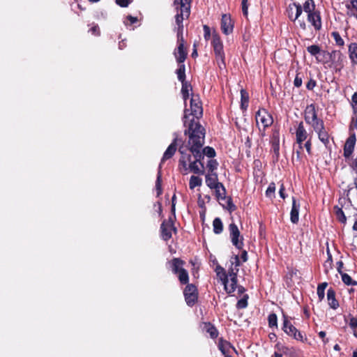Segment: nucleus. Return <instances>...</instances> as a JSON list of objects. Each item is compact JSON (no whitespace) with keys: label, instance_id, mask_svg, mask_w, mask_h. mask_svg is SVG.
Returning <instances> with one entry per match:
<instances>
[{"label":"nucleus","instance_id":"nucleus-64","mask_svg":"<svg viewBox=\"0 0 357 357\" xmlns=\"http://www.w3.org/2000/svg\"><path fill=\"white\" fill-rule=\"evenodd\" d=\"M98 26H93L91 29V31L93 33V34H98Z\"/></svg>","mask_w":357,"mask_h":357},{"label":"nucleus","instance_id":"nucleus-47","mask_svg":"<svg viewBox=\"0 0 357 357\" xmlns=\"http://www.w3.org/2000/svg\"><path fill=\"white\" fill-rule=\"evenodd\" d=\"M180 165H182L181 172L183 174H188V170L189 169V167L187 166V161L184 159V157H181V158L179 160Z\"/></svg>","mask_w":357,"mask_h":357},{"label":"nucleus","instance_id":"nucleus-44","mask_svg":"<svg viewBox=\"0 0 357 357\" xmlns=\"http://www.w3.org/2000/svg\"><path fill=\"white\" fill-rule=\"evenodd\" d=\"M161 182H162L161 174H160V172L159 171V172L158 174V176H157V180H156V182H155V188H156V190H157V195L158 196H159L162 193Z\"/></svg>","mask_w":357,"mask_h":357},{"label":"nucleus","instance_id":"nucleus-25","mask_svg":"<svg viewBox=\"0 0 357 357\" xmlns=\"http://www.w3.org/2000/svg\"><path fill=\"white\" fill-rule=\"evenodd\" d=\"M172 271L174 274H178L181 271V270H183V266L184 264V261L178 258H174L172 261Z\"/></svg>","mask_w":357,"mask_h":357},{"label":"nucleus","instance_id":"nucleus-29","mask_svg":"<svg viewBox=\"0 0 357 357\" xmlns=\"http://www.w3.org/2000/svg\"><path fill=\"white\" fill-rule=\"evenodd\" d=\"M318 135V137L319 140L323 142L325 145H327L329 143V136L325 128L320 130V131L316 132Z\"/></svg>","mask_w":357,"mask_h":357},{"label":"nucleus","instance_id":"nucleus-2","mask_svg":"<svg viewBox=\"0 0 357 357\" xmlns=\"http://www.w3.org/2000/svg\"><path fill=\"white\" fill-rule=\"evenodd\" d=\"M231 267L229 268V278L222 281L225 289L228 294L234 292L236 288L237 278L236 275L238 271V267L240 266L239 258L237 255L231 258L230 260Z\"/></svg>","mask_w":357,"mask_h":357},{"label":"nucleus","instance_id":"nucleus-12","mask_svg":"<svg viewBox=\"0 0 357 357\" xmlns=\"http://www.w3.org/2000/svg\"><path fill=\"white\" fill-rule=\"evenodd\" d=\"M185 300L186 303L192 306L197 300V287L192 284H188L183 291Z\"/></svg>","mask_w":357,"mask_h":357},{"label":"nucleus","instance_id":"nucleus-5","mask_svg":"<svg viewBox=\"0 0 357 357\" xmlns=\"http://www.w3.org/2000/svg\"><path fill=\"white\" fill-rule=\"evenodd\" d=\"M323 55L324 57L328 59L331 63L330 66L335 68L336 71H340L343 68L345 56L340 51L324 52Z\"/></svg>","mask_w":357,"mask_h":357},{"label":"nucleus","instance_id":"nucleus-18","mask_svg":"<svg viewBox=\"0 0 357 357\" xmlns=\"http://www.w3.org/2000/svg\"><path fill=\"white\" fill-rule=\"evenodd\" d=\"M300 204L298 203L294 197H292V207L290 213V220L294 224H296L299 219Z\"/></svg>","mask_w":357,"mask_h":357},{"label":"nucleus","instance_id":"nucleus-4","mask_svg":"<svg viewBox=\"0 0 357 357\" xmlns=\"http://www.w3.org/2000/svg\"><path fill=\"white\" fill-rule=\"evenodd\" d=\"M190 111H191V113L189 114H188V109H185V112H184L183 118L185 119L184 120L185 126H186L187 119H189L190 116H192V118L191 119H190V123H189L188 128L186 130H188L189 129V126L192 123V121H194L195 122H196L200 125V123L198 121V119L200 116H202V112H203L202 107L199 100L197 98H195L194 97H192L190 100Z\"/></svg>","mask_w":357,"mask_h":357},{"label":"nucleus","instance_id":"nucleus-45","mask_svg":"<svg viewBox=\"0 0 357 357\" xmlns=\"http://www.w3.org/2000/svg\"><path fill=\"white\" fill-rule=\"evenodd\" d=\"M307 52L313 56H316L321 52V50L318 45H313L307 47Z\"/></svg>","mask_w":357,"mask_h":357},{"label":"nucleus","instance_id":"nucleus-46","mask_svg":"<svg viewBox=\"0 0 357 357\" xmlns=\"http://www.w3.org/2000/svg\"><path fill=\"white\" fill-rule=\"evenodd\" d=\"M336 216L337 218L342 222L344 223L346 222V216L344 215V213L343 211L341 208H337L336 210Z\"/></svg>","mask_w":357,"mask_h":357},{"label":"nucleus","instance_id":"nucleus-8","mask_svg":"<svg viewBox=\"0 0 357 357\" xmlns=\"http://www.w3.org/2000/svg\"><path fill=\"white\" fill-rule=\"evenodd\" d=\"M303 8L300 3H293L289 5L287 8L288 16L290 20L292 21H297V23L299 24L300 27L305 30L306 29V24L303 20H301L299 18L301 15L302 14Z\"/></svg>","mask_w":357,"mask_h":357},{"label":"nucleus","instance_id":"nucleus-63","mask_svg":"<svg viewBox=\"0 0 357 357\" xmlns=\"http://www.w3.org/2000/svg\"><path fill=\"white\" fill-rule=\"evenodd\" d=\"M241 259H243V261H246L247 259H248V254H247V252L246 251H243L242 254H241Z\"/></svg>","mask_w":357,"mask_h":357},{"label":"nucleus","instance_id":"nucleus-60","mask_svg":"<svg viewBox=\"0 0 357 357\" xmlns=\"http://www.w3.org/2000/svg\"><path fill=\"white\" fill-rule=\"evenodd\" d=\"M319 336L323 339L324 343L326 344L328 342V339H325L326 333L324 331H320L319 333Z\"/></svg>","mask_w":357,"mask_h":357},{"label":"nucleus","instance_id":"nucleus-59","mask_svg":"<svg viewBox=\"0 0 357 357\" xmlns=\"http://www.w3.org/2000/svg\"><path fill=\"white\" fill-rule=\"evenodd\" d=\"M284 191V187L283 184H281L280 188V190H279V194H280V196L282 199H284L286 197V195H285Z\"/></svg>","mask_w":357,"mask_h":357},{"label":"nucleus","instance_id":"nucleus-34","mask_svg":"<svg viewBox=\"0 0 357 357\" xmlns=\"http://www.w3.org/2000/svg\"><path fill=\"white\" fill-rule=\"evenodd\" d=\"M241 108L243 109H246L248 106V93L242 89L241 91Z\"/></svg>","mask_w":357,"mask_h":357},{"label":"nucleus","instance_id":"nucleus-7","mask_svg":"<svg viewBox=\"0 0 357 357\" xmlns=\"http://www.w3.org/2000/svg\"><path fill=\"white\" fill-rule=\"evenodd\" d=\"M212 45L215 54L216 60L220 68H225V54L223 52V45L220 36L216 33H213Z\"/></svg>","mask_w":357,"mask_h":357},{"label":"nucleus","instance_id":"nucleus-20","mask_svg":"<svg viewBox=\"0 0 357 357\" xmlns=\"http://www.w3.org/2000/svg\"><path fill=\"white\" fill-rule=\"evenodd\" d=\"M177 138H175L172 143L167 147V150L163 154L162 158L161 160V163L171 158L174 155L177 149Z\"/></svg>","mask_w":357,"mask_h":357},{"label":"nucleus","instance_id":"nucleus-35","mask_svg":"<svg viewBox=\"0 0 357 357\" xmlns=\"http://www.w3.org/2000/svg\"><path fill=\"white\" fill-rule=\"evenodd\" d=\"M176 74L178 75V79L181 82H184L185 75V65L183 63H179L178 68L176 70Z\"/></svg>","mask_w":357,"mask_h":357},{"label":"nucleus","instance_id":"nucleus-13","mask_svg":"<svg viewBox=\"0 0 357 357\" xmlns=\"http://www.w3.org/2000/svg\"><path fill=\"white\" fill-rule=\"evenodd\" d=\"M356 143V136L355 133H352L346 139L343 148V155L346 159L351 158Z\"/></svg>","mask_w":357,"mask_h":357},{"label":"nucleus","instance_id":"nucleus-52","mask_svg":"<svg viewBox=\"0 0 357 357\" xmlns=\"http://www.w3.org/2000/svg\"><path fill=\"white\" fill-rule=\"evenodd\" d=\"M248 305L247 300L242 298L239 300L237 303V307L240 309H243L246 307Z\"/></svg>","mask_w":357,"mask_h":357},{"label":"nucleus","instance_id":"nucleus-32","mask_svg":"<svg viewBox=\"0 0 357 357\" xmlns=\"http://www.w3.org/2000/svg\"><path fill=\"white\" fill-rule=\"evenodd\" d=\"M314 128L315 132L320 131V130L324 128V122L322 120L317 118L314 121L308 123Z\"/></svg>","mask_w":357,"mask_h":357},{"label":"nucleus","instance_id":"nucleus-41","mask_svg":"<svg viewBox=\"0 0 357 357\" xmlns=\"http://www.w3.org/2000/svg\"><path fill=\"white\" fill-rule=\"evenodd\" d=\"M203 155H206L208 158H213L215 155V151L214 149L210 146H206L203 149L202 152L201 151Z\"/></svg>","mask_w":357,"mask_h":357},{"label":"nucleus","instance_id":"nucleus-16","mask_svg":"<svg viewBox=\"0 0 357 357\" xmlns=\"http://www.w3.org/2000/svg\"><path fill=\"white\" fill-rule=\"evenodd\" d=\"M221 29L226 35L229 34L233 31V23L231 17L227 14H224L222 16Z\"/></svg>","mask_w":357,"mask_h":357},{"label":"nucleus","instance_id":"nucleus-24","mask_svg":"<svg viewBox=\"0 0 357 357\" xmlns=\"http://www.w3.org/2000/svg\"><path fill=\"white\" fill-rule=\"evenodd\" d=\"M206 183L211 189L215 188L220 182L218 181V176L216 174H210L206 176Z\"/></svg>","mask_w":357,"mask_h":357},{"label":"nucleus","instance_id":"nucleus-56","mask_svg":"<svg viewBox=\"0 0 357 357\" xmlns=\"http://www.w3.org/2000/svg\"><path fill=\"white\" fill-rule=\"evenodd\" d=\"M317 295L320 301L323 300L325 295V290H322L321 288H317Z\"/></svg>","mask_w":357,"mask_h":357},{"label":"nucleus","instance_id":"nucleus-30","mask_svg":"<svg viewBox=\"0 0 357 357\" xmlns=\"http://www.w3.org/2000/svg\"><path fill=\"white\" fill-rule=\"evenodd\" d=\"M202 184V180L201 178L197 176H192L190 178L189 187L191 190L196 187L201 186Z\"/></svg>","mask_w":357,"mask_h":357},{"label":"nucleus","instance_id":"nucleus-42","mask_svg":"<svg viewBox=\"0 0 357 357\" xmlns=\"http://www.w3.org/2000/svg\"><path fill=\"white\" fill-rule=\"evenodd\" d=\"M275 184L274 183H271L266 191V195L269 198H273L275 197Z\"/></svg>","mask_w":357,"mask_h":357},{"label":"nucleus","instance_id":"nucleus-11","mask_svg":"<svg viewBox=\"0 0 357 357\" xmlns=\"http://www.w3.org/2000/svg\"><path fill=\"white\" fill-rule=\"evenodd\" d=\"M229 231L232 244L238 249H241L243 245V238L236 225L231 223L229 225Z\"/></svg>","mask_w":357,"mask_h":357},{"label":"nucleus","instance_id":"nucleus-61","mask_svg":"<svg viewBox=\"0 0 357 357\" xmlns=\"http://www.w3.org/2000/svg\"><path fill=\"white\" fill-rule=\"evenodd\" d=\"M305 147L306 151H307V153L310 154V150H311V142H310V140H307L305 142Z\"/></svg>","mask_w":357,"mask_h":357},{"label":"nucleus","instance_id":"nucleus-51","mask_svg":"<svg viewBox=\"0 0 357 357\" xmlns=\"http://www.w3.org/2000/svg\"><path fill=\"white\" fill-rule=\"evenodd\" d=\"M248 0H242V11L245 16L248 15Z\"/></svg>","mask_w":357,"mask_h":357},{"label":"nucleus","instance_id":"nucleus-49","mask_svg":"<svg viewBox=\"0 0 357 357\" xmlns=\"http://www.w3.org/2000/svg\"><path fill=\"white\" fill-rule=\"evenodd\" d=\"M207 332L210 334L212 338H215L218 336V331L213 326L209 325L208 326Z\"/></svg>","mask_w":357,"mask_h":357},{"label":"nucleus","instance_id":"nucleus-38","mask_svg":"<svg viewBox=\"0 0 357 357\" xmlns=\"http://www.w3.org/2000/svg\"><path fill=\"white\" fill-rule=\"evenodd\" d=\"M331 36L333 38V39L335 40L337 45L340 46V47L344 46V41L342 38L341 36L340 35V33L338 32H336V31L332 32Z\"/></svg>","mask_w":357,"mask_h":357},{"label":"nucleus","instance_id":"nucleus-39","mask_svg":"<svg viewBox=\"0 0 357 357\" xmlns=\"http://www.w3.org/2000/svg\"><path fill=\"white\" fill-rule=\"evenodd\" d=\"M215 272L217 273V275L222 280V282L224 281L225 279H227L229 276V274L228 275L226 274L225 269L220 266H216Z\"/></svg>","mask_w":357,"mask_h":357},{"label":"nucleus","instance_id":"nucleus-31","mask_svg":"<svg viewBox=\"0 0 357 357\" xmlns=\"http://www.w3.org/2000/svg\"><path fill=\"white\" fill-rule=\"evenodd\" d=\"M179 282L181 284H185L189 282L188 273L185 269L181 270L180 273L177 274Z\"/></svg>","mask_w":357,"mask_h":357},{"label":"nucleus","instance_id":"nucleus-58","mask_svg":"<svg viewBox=\"0 0 357 357\" xmlns=\"http://www.w3.org/2000/svg\"><path fill=\"white\" fill-rule=\"evenodd\" d=\"M127 20L129 21V24H132L137 22V18L131 15H128Z\"/></svg>","mask_w":357,"mask_h":357},{"label":"nucleus","instance_id":"nucleus-33","mask_svg":"<svg viewBox=\"0 0 357 357\" xmlns=\"http://www.w3.org/2000/svg\"><path fill=\"white\" fill-rule=\"evenodd\" d=\"M190 90V85H189L187 82H182L181 93L185 101H186L187 98L189 97Z\"/></svg>","mask_w":357,"mask_h":357},{"label":"nucleus","instance_id":"nucleus-54","mask_svg":"<svg viewBox=\"0 0 357 357\" xmlns=\"http://www.w3.org/2000/svg\"><path fill=\"white\" fill-rule=\"evenodd\" d=\"M116 2L121 7H127L130 3V0H116Z\"/></svg>","mask_w":357,"mask_h":357},{"label":"nucleus","instance_id":"nucleus-43","mask_svg":"<svg viewBox=\"0 0 357 357\" xmlns=\"http://www.w3.org/2000/svg\"><path fill=\"white\" fill-rule=\"evenodd\" d=\"M268 325L270 327H277L278 326V318L275 314H271L268 316Z\"/></svg>","mask_w":357,"mask_h":357},{"label":"nucleus","instance_id":"nucleus-50","mask_svg":"<svg viewBox=\"0 0 357 357\" xmlns=\"http://www.w3.org/2000/svg\"><path fill=\"white\" fill-rule=\"evenodd\" d=\"M203 29L204 31V38L206 40H208L211 36L210 28L207 25H204Z\"/></svg>","mask_w":357,"mask_h":357},{"label":"nucleus","instance_id":"nucleus-6","mask_svg":"<svg viewBox=\"0 0 357 357\" xmlns=\"http://www.w3.org/2000/svg\"><path fill=\"white\" fill-rule=\"evenodd\" d=\"M255 119L261 136H264L265 128L273 123V121L271 115L266 109H260L256 113Z\"/></svg>","mask_w":357,"mask_h":357},{"label":"nucleus","instance_id":"nucleus-37","mask_svg":"<svg viewBox=\"0 0 357 357\" xmlns=\"http://www.w3.org/2000/svg\"><path fill=\"white\" fill-rule=\"evenodd\" d=\"M342 280L347 285H356L357 282L352 280V278L347 273H342Z\"/></svg>","mask_w":357,"mask_h":357},{"label":"nucleus","instance_id":"nucleus-14","mask_svg":"<svg viewBox=\"0 0 357 357\" xmlns=\"http://www.w3.org/2000/svg\"><path fill=\"white\" fill-rule=\"evenodd\" d=\"M296 143L298 145V149L296 150L297 156L299 157L301 151L303 149L302 144L307 139V133L305 130L303 122H301L298 126L296 132Z\"/></svg>","mask_w":357,"mask_h":357},{"label":"nucleus","instance_id":"nucleus-10","mask_svg":"<svg viewBox=\"0 0 357 357\" xmlns=\"http://www.w3.org/2000/svg\"><path fill=\"white\" fill-rule=\"evenodd\" d=\"M282 330L287 335L296 340L304 342L305 340L302 333L292 325L289 321L288 317L284 314L283 315Z\"/></svg>","mask_w":357,"mask_h":357},{"label":"nucleus","instance_id":"nucleus-15","mask_svg":"<svg viewBox=\"0 0 357 357\" xmlns=\"http://www.w3.org/2000/svg\"><path fill=\"white\" fill-rule=\"evenodd\" d=\"M351 106L352 108L353 115L349 126V130L357 129V92H355L351 100Z\"/></svg>","mask_w":357,"mask_h":357},{"label":"nucleus","instance_id":"nucleus-36","mask_svg":"<svg viewBox=\"0 0 357 357\" xmlns=\"http://www.w3.org/2000/svg\"><path fill=\"white\" fill-rule=\"evenodd\" d=\"M272 149L274 151V153L278 155L279 154V149H280V144H279V138L276 135H273L272 138Z\"/></svg>","mask_w":357,"mask_h":357},{"label":"nucleus","instance_id":"nucleus-21","mask_svg":"<svg viewBox=\"0 0 357 357\" xmlns=\"http://www.w3.org/2000/svg\"><path fill=\"white\" fill-rule=\"evenodd\" d=\"M317 118L315 107L313 105L307 106L305 110V120L308 123L314 121Z\"/></svg>","mask_w":357,"mask_h":357},{"label":"nucleus","instance_id":"nucleus-23","mask_svg":"<svg viewBox=\"0 0 357 357\" xmlns=\"http://www.w3.org/2000/svg\"><path fill=\"white\" fill-rule=\"evenodd\" d=\"M327 299L330 307L334 310L337 309L339 306L338 301L335 299V291L329 289L327 291Z\"/></svg>","mask_w":357,"mask_h":357},{"label":"nucleus","instance_id":"nucleus-19","mask_svg":"<svg viewBox=\"0 0 357 357\" xmlns=\"http://www.w3.org/2000/svg\"><path fill=\"white\" fill-rule=\"evenodd\" d=\"M307 20L316 30H319L321 28V17L319 12L315 11L308 14Z\"/></svg>","mask_w":357,"mask_h":357},{"label":"nucleus","instance_id":"nucleus-26","mask_svg":"<svg viewBox=\"0 0 357 357\" xmlns=\"http://www.w3.org/2000/svg\"><path fill=\"white\" fill-rule=\"evenodd\" d=\"M213 232L216 234H220L223 231V224L219 218H215L213 222Z\"/></svg>","mask_w":357,"mask_h":357},{"label":"nucleus","instance_id":"nucleus-9","mask_svg":"<svg viewBox=\"0 0 357 357\" xmlns=\"http://www.w3.org/2000/svg\"><path fill=\"white\" fill-rule=\"evenodd\" d=\"M183 25L180 28L178 26V43L177 49L174 51V55L178 63H183L187 56V52L184 49V39L183 36Z\"/></svg>","mask_w":357,"mask_h":357},{"label":"nucleus","instance_id":"nucleus-27","mask_svg":"<svg viewBox=\"0 0 357 357\" xmlns=\"http://www.w3.org/2000/svg\"><path fill=\"white\" fill-rule=\"evenodd\" d=\"M216 197L218 199H224L226 195V190L224 185L220 183L215 188Z\"/></svg>","mask_w":357,"mask_h":357},{"label":"nucleus","instance_id":"nucleus-40","mask_svg":"<svg viewBox=\"0 0 357 357\" xmlns=\"http://www.w3.org/2000/svg\"><path fill=\"white\" fill-rule=\"evenodd\" d=\"M327 255H328V259L324 263V268H325V272L328 273L330 269L332 268L333 265V259H332V255L330 253L329 250H327Z\"/></svg>","mask_w":357,"mask_h":357},{"label":"nucleus","instance_id":"nucleus-3","mask_svg":"<svg viewBox=\"0 0 357 357\" xmlns=\"http://www.w3.org/2000/svg\"><path fill=\"white\" fill-rule=\"evenodd\" d=\"M190 0H174V4L176 10L175 16L176 23L180 28L182 27V22L184 19L188 18L190 13Z\"/></svg>","mask_w":357,"mask_h":357},{"label":"nucleus","instance_id":"nucleus-53","mask_svg":"<svg viewBox=\"0 0 357 357\" xmlns=\"http://www.w3.org/2000/svg\"><path fill=\"white\" fill-rule=\"evenodd\" d=\"M226 347H231V345L228 342H225V344H221L219 345L220 350L222 352V354L225 356L227 354Z\"/></svg>","mask_w":357,"mask_h":357},{"label":"nucleus","instance_id":"nucleus-22","mask_svg":"<svg viewBox=\"0 0 357 357\" xmlns=\"http://www.w3.org/2000/svg\"><path fill=\"white\" fill-rule=\"evenodd\" d=\"M349 56L354 65H357V43H352L348 47Z\"/></svg>","mask_w":357,"mask_h":357},{"label":"nucleus","instance_id":"nucleus-48","mask_svg":"<svg viewBox=\"0 0 357 357\" xmlns=\"http://www.w3.org/2000/svg\"><path fill=\"white\" fill-rule=\"evenodd\" d=\"M218 162L215 160L211 159L208 160L207 163V167L209 169L211 172L214 171L218 167Z\"/></svg>","mask_w":357,"mask_h":357},{"label":"nucleus","instance_id":"nucleus-62","mask_svg":"<svg viewBox=\"0 0 357 357\" xmlns=\"http://www.w3.org/2000/svg\"><path fill=\"white\" fill-rule=\"evenodd\" d=\"M315 84H316V82L314 81L310 80L307 84V88L308 89H312L314 88V86H315Z\"/></svg>","mask_w":357,"mask_h":357},{"label":"nucleus","instance_id":"nucleus-1","mask_svg":"<svg viewBox=\"0 0 357 357\" xmlns=\"http://www.w3.org/2000/svg\"><path fill=\"white\" fill-rule=\"evenodd\" d=\"M185 134L189 136L188 146L195 157V160L191 161V156H188L189 169L194 174H204V165L202 160L204 156L201 153V149L204 144L205 130L201 125L192 121L189 129L185 130Z\"/></svg>","mask_w":357,"mask_h":357},{"label":"nucleus","instance_id":"nucleus-55","mask_svg":"<svg viewBox=\"0 0 357 357\" xmlns=\"http://www.w3.org/2000/svg\"><path fill=\"white\" fill-rule=\"evenodd\" d=\"M349 326L352 328H357V318L351 317L349 320Z\"/></svg>","mask_w":357,"mask_h":357},{"label":"nucleus","instance_id":"nucleus-57","mask_svg":"<svg viewBox=\"0 0 357 357\" xmlns=\"http://www.w3.org/2000/svg\"><path fill=\"white\" fill-rule=\"evenodd\" d=\"M294 84L295 86L299 87L302 85V79L301 77H299L298 75L295 77Z\"/></svg>","mask_w":357,"mask_h":357},{"label":"nucleus","instance_id":"nucleus-28","mask_svg":"<svg viewBox=\"0 0 357 357\" xmlns=\"http://www.w3.org/2000/svg\"><path fill=\"white\" fill-rule=\"evenodd\" d=\"M303 10L308 15L315 12V5L313 0H307L304 4Z\"/></svg>","mask_w":357,"mask_h":357},{"label":"nucleus","instance_id":"nucleus-17","mask_svg":"<svg viewBox=\"0 0 357 357\" xmlns=\"http://www.w3.org/2000/svg\"><path fill=\"white\" fill-rule=\"evenodd\" d=\"M160 228L162 238L165 241L169 240L172 237V230L174 229L171 219L167 222H163Z\"/></svg>","mask_w":357,"mask_h":357}]
</instances>
